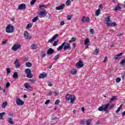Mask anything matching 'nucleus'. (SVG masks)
<instances>
[{
	"label": "nucleus",
	"mask_w": 125,
	"mask_h": 125,
	"mask_svg": "<svg viewBox=\"0 0 125 125\" xmlns=\"http://www.w3.org/2000/svg\"><path fill=\"white\" fill-rule=\"evenodd\" d=\"M76 66L78 69H81V68H83V62L82 60H79V62L76 63Z\"/></svg>",
	"instance_id": "423d86ee"
},
{
	"label": "nucleus",
	"mask_w": 125,
	"mask_h": 125,
	"mask_svg": "<svg viewBox=\"0 0 125 125\" xmlns=\"http://www.w3.org/2000/svg\"><path fill=\"white\" fill-rule=\"evenodd\" d=\"M25 74H27L26 77L28 79H32L33 78V74H32V70L30 68H27L24 71Z\"/></svg>",
	"instance_id": "7ed1b4c3"
},
{
	"label": "nucleus",
	"mask_w": 125,
	"mask_h": 125,
	"mask_svg": "<svg viewBox=\"0 0 125 125\" xmlns=\"http://www.w3.org/2000/svg\"><path fill=\"white\" fill-rule=\"evenodd\" d=\"M39 19V17L38 16L35 17L33 20L32 22L34 23L35 22H37V21Z\"/></svg>",
	"instance_id": "f704fd0d"
},
{
	"label": "nucleus",
	"mask_w": 125,
	"mask_h": 125,
	"mask_svg": "<svg viewBox=\"0 0 125 125\" xmlns=\"http://www.w3.org/2000/svg\"><path fill=\"white\" fill-rule=\"evenodd\" d=\"M72 17H73L72 15H68L66 17V18H67V20H71V19H72Z\"/></svg>",
	"instance_id": "a19ab883"
},
{
	"label": "nucleus",
	"mask_w": 125,
	"mask_h": 125,
	"mask_svg": "<svg viewBox=\"0 0 125 125\" xmlns=\"http://www.w3.org/2000/svg\"><path fill=\"white\" fill-rule=\"evenodd\" d=\"M11 72V70H10V68L9 67L7 68V74H10V72Z\"/></svg>",
	"instance_id": "09e8293b"
},
{
	"label": "nucleus",
	"mask_w": 125,
	"mask_h": 125,
	"mask_svg": "<svg viewBox=\"0 0 125 125\" xmlns=\"http://www.w3.org/2000/svg\"><path fill=\"white\" fill-rule=\"evenodd\" d=\"M13 78H14V79H17V78H18V72H15L13 74Z\"/></svg>",
	"instance_id": "b1692460"
},
{
	"label": "nucleus",
	"mask_w": 125,
	"mask_h": 125,
	"mask_svg": "<svg viewBox=\"0 0 125 125\" xmlns=\"http://www.w3.org/2000/svg\"><path fill=\"white\" fill-rule=\"evenodd\" d=\"M29 82H30V83H36V80L34 79H29Z\"/></svg>",
	"instance_id": "e433bc0d"
},
{
	"label": "nucleus",
	"mask_w": 125,
	"mask_h": 125,
	"mask_svg": "<svg viewBox=\"0 0 125 125\" xmlns=\"http://www.w3.org/2000/svg\"><path fill=\"white\" fill-rule=\"evenodd\" d=\"M61 26H64V25H65V21H61Z\"/></svg>",
	"instance_id": "864d4df0"
},
{
	"label": "nucleus",
	"mask_w": 125,
	"mask_h": 125,
	"mask_svg": "<svg viewBox=\"0 0 125 125\" xmlns=\"http://www.w3.org/2000/svg\"><path fill=\"white\" fill-rule=\"evenodd\" d=\"M84 124V121L83 120H81L80 122V124L81 125H83Z\"/></svg>",
	"instance_id": "e2e57ef3"
},
{
	"label": "nucleus",
	"mask_w": 125,
	"mask_h": 125,
	"mask_svg": "<svg viewBox=\"0 0 125 125\" xmlns=\"http://www.w3.org/2000/svg\"><path fill=\"white\" fill-rule=\"evenodd\" d=\"M51 120H52V121H53V120H54V121H56V120H58V118H57V117H54V118H52V119H51Z\"/></svg>",
	"instance_id": "bf43d9fd"
},
{
	"label": "nucleus",
	"mask_w": 125,
	"mask_h": 125,
	"mask_svg": "<svg viewBox=\"0 0 125 125\" xmlns=\"http://www.w3.org/2000/svg\"><path fill=\"white\" fill-rule=\"evenodd\" d=\"M91 119H88V120L86 121V125H91Z\"/></svg>",
	"instance_id": "c756f323"
},
{
	"label": "nucleus",
	"mask_w": 125,
	"mask_h": 125,
	"mask_svg": "<svg viewBox=\"0 0 125 125\" xmlns=\"http://www.w3.org/2000/svg\"><path fill=\"white\" fill-rule=\"evenodd\" d=\"M121 78L118 77V78H116V82L117 83H120V82H121Z\"/></svg>",
	"instance_id": "3c124183"
},
{
	"label": "nucleus",
	"mask_w": 125,
	"mask_h": 125,
	"mask_svg": "<svg viewBox=\"0 0 125 125\" xmlns=\"http://www.w3.org/2000/svg\"><path fill=\"white\" fill-rule=\"evenodd\" d=\"M48 95L49 96H51V95H52V92H49L48 94Z\"/></svg>",
	"instance_id": "338daca9"
},
{
	"label": "nucleus",
	"mask_w": 125,
	"mask_h": 125,
	"mask_svg": "<svg viewBox=\"0 0 125 125\" xmlns=\"http://www.w3.org/2000/svg\"><path fill=\"white\" fill-rule=\"evenodd\" d=\"M16 103L17 105H19V106H22L24 105V102L18 98H16Z\"/></svg>",
	"instance_id": "0eeeda50"
},
{
	"label": "nucleus",
	"mask_w": 125,
	"mask_h": 125,
	"mask_svg": "<svg viewBox=\"0 0 125 125\" xmlns=\"http://www.w3.org/2000/svg\"><path fill=\"white\" fill-rule=\"evenodd\" d=\"M58 37H59V34H55V35H54L53 36V37L51 38V39L49 40L48 41V42L50 43H52V42H54V41H55V40H56V39H57Z\"/></svg>",
	"instance_id": "1a4fd4ad"
},
{
	"label": "nucleus",
	"mask_w": 125,
	"mask_h": 125,
	"mask_svg": "<svg viewBox=\"0 0 125 125\" xmlns=\"http://www.w3.org/2000/svg\"><path fill=\"white\" fill-rule=\"evenodd\" d=\"M76 39L75 38H71V41H73V42H76Z\"/></svg>",
	"instance_id": "680f3d73"
},
{
	"label": "nucleus",
	"mask_w": 125,
	"mask_h": 125,
	"mask_svg": "<svg viewBox=\"0 0 125 125\" xmlns=\"http://www.w3.org/2000/svg\"><path fill=\"white\" fill-rule=\"evenodd\" d=\"M50 102V100H47L45 101V105H47V104H48V103H49Z\"/></svg>",
	"instance_id": "5fc2aeb1"
},
{
	"label": "nucleus",
	"mask_w": 125,
	"mask_h": 125,
	"mask_svg": "<svg viewBox=\"0 0 125 125\" xmlns=\"http://www.w3.org/2000/svg\"><path fill=\"white\" fill-rule=\"evenodd\" d=\"M7 102H4L2 105V108H5L7 106Z\"/></svg>",
	"instance_id": "bb28decb"
},
{
	"label": "nucleus",
	"mask_w": 125,
	"mask_h": 125,
	"mask_svg": "<svg viewBox=\"0 0 125 125\" xmlns=\"http://www.w3.org/2000/svg\"><path fill=\"white\" fill-rule=\"evenodd\" d=\"M59 42V40H57L54 42V43L53 44V46H56L57 45V44Z\"/></svg>",
	"instance_id": "4c0bfd02"
},
{
	"label": "nucleus",
	"mask_w": 125,
	"mask_h": 125,
	"mask_svg": "<svg viewBox=\"0 0 125 125\" xmlns=\"http://www.w3.org/2000/svg\"><path fill=\"white\" fill-rule=\"evenodd\" d=\"M65 8V5L64 4H62L59 6L56 7V10H62Z\"/></svg>",
	"instance_id": "ddd939ff"
},
{
	"label": "nucleus",
	"mask_w": 125,
	"mask_h": 125,
	"mask_svg": "<svg viewBox=\"0 0 125 125\" xmlns=\"http://www.w3.org/2000/svg\"><path fill=\"white\" fill-rule=\"evenodd\" d=\"M53 92V93H54L55 94V96H57V95H58V94H59V93L56 92V91Z\"/></svg>",
	"instance_id": "052dcab7"
},
{
	"label": "nucleus",
	"mask_w": 125,
	"mask_h": 125,
	"mask_svg": "<svg viewBox=\"0 0 125 125\" xmlns=\"http://www.w3.org/2000/svg\"><path fill=\"white\" fill-rule=\"evenodd\" d=\"M60 102V100L59 99L57 100L55 103V105H58Z\"/></svg>",
	"instance_id": "8fccbe9b"
},
{
	"label": "nucleus",
	"mask_w": 125,
	"mask_h": 125,
	"mask_svg": "<svg viewBox=\"0 0 125 125\" xmlns=\"http://www.w3.org/2000/svg\"><path fill=\"white\" fill-rule=\"evenodd\" d=\"M48 86H52V85H53V83H52L48 82Z\"/></svg>",
	"instance_id": "4d7b16f0"
},
{
	"label": "nucleus",
	"mask_w": 125,
	"mask_h": 125,
	"mask_svg": "<svg viewBox=\"0 0 125 125\" xmlns=\"http://www.w3.org/2000/svg\"><path fill=\"white\" fill-rule=\"evenodd\" d=\"M88 42H89V39L88 38H86L84 42V44L86 45V44H88Z\"/></svg>",
	"instance_id": "a878e982"
},
{
	"label": "nucleus",
	"mask_w": 125,
	"mask_h": 125,
	"mask_svg": "<svg viewBox=\"0 0 125 125\" xmlns=\"http://www.w3.org/2000/svg\"><path fill=\"white\" fill-rule=\"evenodd\" d=\"M14 26L12 24H10L6 27L5 31L8 34H11L14 32Z\"/></svg>",
	"instance_id": "f03ea898"
},
{
	"label": "nucleus",
	"mask_w": 125,
	"mask_h": 125,
	"mask_svg": "<svg viewBox=\"0 0 125 125\" xmlns=\"http://www.w3.org/2000/svg\"><path fill=\"white\" fill-rule=\"evenodd\" d=\"M110 26H111V27H115V26H117V23L116 22H113L110 23Z\"/></svg>",
	"instance_id": "79ce46f5"
},
{
	"label": "nucleus",
	"mask_w": 125,
	"mask_h": 125,
	"mask_svg": "<svg viewBox=\"0 0 125 125\" xmlns=\"http://www.w3.org/2000/svg\"><path fill=\"white\" fill-rule=\"evenodd\" d=\"M5 115V112L0 113V120H2L3 119V116Z\"/></svg>",
	"instance_id": "c85d7f7f"
},
{
	"label": "nucleus",
	"mask_w": 125,
	"mask_h": 125,
	"mask_svg": "<svg viewBox=\"0 0 125 125\" xmlns=\"http://www.w3.org/2000/svg\"><path fill=\"white\" fill-rule=\"evenodd\" d=\"M24 38L25 40H32V36H29V32L27 31H25L23 33Z\"/></svg>",
	"instance_id": "6e6552de"
},
{
	"label": "nucleus",
	"mask_w": 125,
	"mask_h": 125,
	"mask_svg": "<svg viewBox=\"0 0 125 125\" xmlns=\"http://www.w3.org/2000/svg\"><path fill=\"white\" fill-rule=\"evenodd\" d=\"M95 55H97L99 53V49H96L94 51Z\"/></svg>",
	"instance_id": "c9c22d12"
},
{
	"label": "nucleus",
	"mask_w": 125,
	"mask_h": 125,
	"mask_svg": "<svg viewBox=\"0 0 125 125\" xmlns=\"http://www.w3.org/2000/svg\"><path fill=\"white\" fill-rule=\"evenodd\" d=\"M54 51H55L54 49H53L51 48H50L47 51L46 54H48V55H50L52 54L53 53H54Z\"/></svg>",
	"instance_id": "2eb2a0df"
},
{
	"label": "nucleus",
	"mask_w": 125,
	"mask_h": 125,
	"mask_svg": "<svg viewBox=\"0 0 125 125\" xmlns=\"http://www.w3.org/2000/svg\"><path fill=\"white\" fill-rule=\"evenodd\" d=\"M44 6H45L44 4L40 5H39V8H42V7H44Z\"/></svg>",
	"instance_id": "69168bd1"
},
{
	"label": "nucleus",
	"mask_w": 125,
	"mask_h": 125,
	"mask_svg": "<svg viewBox=\"0 0 125 125\" xmlns=\"http://www.w3.org/2000/svg\"><path fill=\"white\" fill-rule=\"evenodd\" d=\"M121 109L119 107L118 108V109L116 111V113L118 114L121 111Z\"/></svg>",
	"instance_id": "13d9d810"
},
{
	"label": "nucleus",
	"mask_w": 125,
	"mask_h": 125,
	"mask_svg": "<svg viewBox=\"0 0 125 125\" xmlns=\"http://www.w3.org/2000/svg\"><path fill=\"white\" fill-rule=\"evenodd\" d=\"M32 27H33V24H32V23H28L27 24V26H26V29H31Z\"/></svg>",
	"instance_id": "7c9ffc66"
},
{
	"label": "nucleus",
	"mask_w": 125,
	"mask_h": 125,
	"mask_svg": "<svg viewBox=\"0 0 125 125\" xmlns=\"http://www.w3.org/2000/svg\"><path fill=\"white\" fill-rule=\"evenodd\" d=\"M63 50L64 51H66V50L68 49L71 50V45H70V44L67 43L66 45L63 46Z\"/></svg>",
	"instance_id": "dca6fc26"
},
{
	"label": "nucleus",
	"mask_w": 125,
	"mask_h": 125,
	"mask_svg": "<svg viewBox=\"0 0 125 125\" xmlns=\"http://www.w3.org/2000/svg\"><path fill=\"white\" fill-rule=\"evenodd\" d=\"M121 3L117 4V5L115 6L114 10L115 11H121L122 9V7H121Z\"/></svg>",
	"instance_id": "9b49d317"
},
{
	"label": "nucleus",
	"mask_w": 125,
	"mask_h": 125,
	"mask_svg": "<svg viewBox=\"0 0 125 125\" xmlns=\"http://www.w3.org/2000/svg\"><path fill=\"white\" fill-rule=\"evenodd\" d=\"M36 1H37V0H33L32 1H31L30 2L31 5H33L35 4V3L36 2Z\"/></svg>",
	"instance_id": "de8ad7c7"
},
{
	"label": "nucleus",
	"mask_w": 125,
	"mask_h": 125,
	"mask_svg": "<svg viewBox=\"0 0 125 125\" xmlns=\"http://www.w3.org/2000/svg\"><path fill=\"white\" fill-rule=\"evenodd\" d=\"M60 56V55L57 54L56 55L54 58H53L54 60H57L59 58V57Z\"/></svg>",
	"instance_id": "58836bf2"
},
{
	"label": "nucleus",
	"mask_w": 125,
	"mask_h": 125,
	"mask_svg": "<svg viewBox=\"0 0 125 125\" xmlns=\"http://www.w3.org/2000/svg\"><path fill=\"white\" fill-rule=\"evenodd\" d=\"M89 17H85V16H83L81 20L82 23H88L89 22Z\"/></svg>",
	"instance_id": "9d476101"
},
{
	"label": "nucleus",
	"mask_w": 125,
	"mask_h": 125,
	"mask_svg": "<svg viewBox=\"0 0 125 125\" xmlns=\"http://www.w3.org/2000/svg\"><path fill=\"white\" fill-rule=\"evenodd\" d=\"M65 4L67 6L70 5L71 4V0H66V2H65Z\"/></svg>",
	"instance_id": "72a5a7b5"
},
{
	"label": "nucleus",
	"mask_w": 125,
	"mask_h": 125,
	"mask_svg": "<svg viewBox=\"0 0 125 125\" xmlns=\"http://www.w3.org/2000/svg\"><path fill=\"white\" fill-rule=\"evenodd\" d=\"M123 56V53H120L119 54L115 55L114 57V59L115 60H118L120 59V58H121Z\"/></svg>",
	"instance_id": "f8f14e48"
},
{
	"label": "nucleus",
	"mask_w": 125,
	"mask_h": 125,
	"mask_svg": "<svg viewBox=\"0 0 125 125\" xmlns=\"http://www.w3.org/2000/svg\"><path fill=\"white\" fill-rule=\"evenodd\" d=\"M72 96H72L71 94H67L66 96V100H67V101H69V100H71V99H72Z\"/></svg>",
	"instance_id": "aec40b11"
},
{
	"label": "nucleus",
	"mask_w": 125,
	"mask_h": 125,
	"mask_svg": "<svg viewBox=\"0 0 125 125\" xmlns=\"http://www.w3.org/2000/svg\"><path fill=\"white\" fill-rule=\"evenodd\" d=\"M66 44V42H63L61 45H60L58 48L57 50L58 51H60L61 50H62L63 47H64V46Z\"/></svg>",
	"instance_id": "f3484780"
},
{
	"label": "nucleus",
	"mask_w": 125,
	"mask_h": 125,
	"mask_svg": "<svg viewBox=\"0 0 125 125\" xmlns=\"http://www.w3.org/2000/svg\"><path fill=\"white\" fill-rule=\"evenodd\" d=\"M21 48V45L19 44H15L12 47V50L13 51H17L18 49H20Z\"/></svg>",
	"instance_id": "39448f33"
},
{
	"label": "nucleus",
	"mask_w": 125,
	"mask_h": 125,
	"mask_svg": "<svg viewBox=\"0 0 125 125\" xmlns=\"http://www.w3.org/2000/svg\"><path fill=\"white\" fill-rule=\"evenodd\" d=\"M70 100L71 103L74 104V102L76 101V97L75 96H72V97H71Z\"/></svg>",
	"instance_id": "4be33fe9"
},
{
	"label": "nucleus",
	"mask_w": 125,
	"mask_h": 125,
	"mask_svg": "<svg viewBox=\"0 0 125 125\" xmlns=\"http://www.w3.org/2000/svg\"><path fill=\"white\" fill-rule=\"evenodd\" d=\"M122 115L123 116V117H125V111L123 112Z\"/></svg>",
	"instance_id": "774afa93"
},
{
	"label": "nucleus",
	"mask_w": 125,
	"mask_h": 125,
	"mask_svg": "<svg viewBox=\"0 0 125 125\" xmlns=\"http://www.w3.org/2000/svg\"><path fill=\"white\" fill-rule=\"evenodd\" d=\"M107 60H108V58L107 57V56H106L104 57V60L103 62L105 63V62H107Z\"/></svg>",
	"instance_id": "6e6d98bb"
},
{
	"label": "nucleus",
	"mask_w": 125,
	"mask_h": 125,
	"mask_svg": "<svg viewBox=\"0 0 125 125\" xmlns=\"http://www.w3.org/2000/svg\"><path fill=\"white\" fill-rule=\"evenodd\" d=\"M25 66L28 67H32V63L28 62L25 64Z\"/></svg>",
	"instance_id": "2f4dec72"
},
{
	"label": "nucleus",
	"mask_w": 125,
	"mask_h": 125,
	"mask_svg": "<svg viewBox=\"0 0 125 125\" xmlns=\"http://www.w3.org/2000/svg\"><path fill=\"white\" fill-rule=\"evenodd\" d=\"M8 122L10 124V125H14V122H13V120L12 119V118H9Z\"/></svg>",
	"instance_id": "cd10ccee"
},
{
	"label": "nucleus",
	"mask_w": 125,
	"mask_h": 125,
	"mask_svg": "<svg viewBox=\"0 0 125 125\" xmlns=\"http://www.w3.org/2000/svg\"><path fill=\"white\" fill-rule=\"evenodd\" d=\"M10 86V83L9 82H7L6 83V87H9Z\"/></svg>",
	"instance_id": "603ef678"
},
{
	"label": "nucleus",
	"mask_w": 125,
	"mask_h": 125,
	"mask_svg": "<svg viewBox=\"0 0 125 125\" xmlns=\"http://www.w3.org/2000/svg\"><path fill=\"white\" fill-rule=\"evenodd\" d=\"M47 77V74H43L41 73L40 75L39 76V79H44V78H46Z\"/></svg>",
	"instance_id": "412c9836"
},
{
	"label": "nucleus",
	"mask_w": 125,
	"mask_h": 125,
	"mask_svg": "<svg viewBox=\"0 0 125 125\" xmlns=\"http://www.w3.org/2000/svg\"><path fill=\"white\" fill-rule=\"evenodd\" d=\"M18 59H16L15 62L14 63V64L15 65L16 69H18L20 67V64H19V63H18Z\"/></svg>",
	"instance_id": "a211bd4d"
},
{
	"label": "nucleus",
	"mask_w": 125,
	"mask_h": 125,
	"mask_svg": "<svg viewBox=\"0 0 125 125\" xmlns=\"http://www.w3.org/2000/svg\"><path fill=\"white\" fill-rule=\"evenodd\" d=\"M105 19H106V24L107 25L108 27H110V26H111V23L110 22H111V21L110 20V16H109L108 17H106L105 18Z\"/></svg>",
	"instance_id": "6ab92c4d"
},
{
	"label": "nucleus",
	"mask_w": 125,
	"mask_h": 125,
	"mask_svg": "<svg viewBox=\"0 0 125 125\" xmlns=\"http://www.w3.org/2000/svg\"><path fill=\"white\" fill-rule=\"evenodd\" d=\"M71 73L72 74V75H76V74H77V70H72L71 71Z\"/></svg>",
	"instance_id": "49530a36"
},
{
	"label": "nucleus",
	"mask_w": 125,
	"mask_h": 125,
	"mask_svg": "<svg viewBox=\"0 0 125 125\" xmlns=\"http://www.w3.org/2000/svg\"><path fill=\"white\" fill-rule=\"evenodd\" d=\"M90 34H91V35H94V33H95V32L94 31V29H90Z\"/></svg>",
	"instance_id": "37998d69"
},
{
	"label": "nucleus",
	"mask_w": 125,
	"mask_h": 125,
	"mask_svg": "<svg viewBox=\"0 0 125 125\" xmlns=\"http://www.w3.org/2000/svg\"><path fill=\"white\" fill-rule=\"evenodd\" d=\"M45 53L44 52H42V54H41V57L42 58H44V57H45Z\"/></svg>",
	"instance_id": "a18cd8bd"
},
{
	"label": "nucleus",
	"mask_w": 125,
	"mask_h": 125,
	"mask_svg": "<svg viewBox=\"0 0 125 125\" xmlns=\"http://www.w3.org/2000/svg\"><path fill=\"white\" fill-rule=\"evenodd\" d=\"M117 98V97L116 96H113L112 98H111L110 100V102H113V100H115Z\"/></svg>",
	"instance_id": "c03bdc74"
},
{
	"label": "nucleus",
	"mask_w": 125,
	"mask_h": 125,
	"mask_svg": "<svg viewBox=\"0 0 125 125\" xmlns=\"http://www.w3.org/2000/svg\"><path fill=\"white\" fill-rule=\"evenodd\" d=\"M46 14H47V13L46 12V10L44 9L43 11H41L39 12V17L40 18H43V17H45V16H46Z\"/></svg>",
	"instance_id": "20e7f679"
},
{
	"label": "nucleus",
	"mask_w": 125,
	"mask_h": 125,
	"mask_svg": "<svg viewBox=\"0 0 125 125\" xmlns=\"http://www.w3.org/2000/svg\"><path fill=\"white\" fill-rule=\"evenodd\" d=\"M96 15L97 16H99V15L100 14V9H98L96 11Z\"/></svg>",
	"instance_id": "473e14b6"
},
{
	"label": "nucleus",
	"mask_w": 125,
	"mask_h": 125,
	"mask_svg": "<svg viewBox=\"0 0 125 125\" xmlns=\"http://www.w3.org/2000/svg\"><path fill=\"white\" fill-rule=\"evenodd\" d=\"M31 47L32 49H37V45L35 44H33L31 45Z\"/></svg>",
	"instance_id": "ea45409f"
},
{
	"label": "nucleus",
	"mask_w": 125,
	"mask_h": 125,
	"mask_svg": "<svg viewBox=\"0 0 125 125\" xmlns=\"http://www.w3.org/2000/svg\"><path fill=\"white\" fill-rule=\"evenodd\" d=\"M115 107V104H112L110 106V103H107L105 104H103L98 108V110L100 111V112L104 111L105 112V114H107V113H109V111H108V110H111V109H113Z\"/></svg>",
	"instance_id": "f257e3e1"
},
{
	"label": "nucleus",
	"mask_w": 125,
	"mask_h": 125,
	"mask_svg": "<svg viewBox=\"0 0 125 125\" xmlns=\"http://www.w3.org/2000/svg\"><path fill=\"white\" fill-rule=\"evenodd\" d=\"M99 9H101V8H103V6H102V4L99 5Z\"/></svg>",
	"instance_id": "0e129e2a"
},
{
	"label": "nucleus",
	"mask_w": 125,
	"mask_h": 125,
	"mask_svg": "<svg viewBox=\"0 0 125 125\" xmlns=\"http://www.w3.org/2000/svg\"><path fill=\"white\" fill-rule=\"evenodd\" d=\"M24 87L27 89H29V88H31V85L29 83H24Z\"/></svg>",
	"instance_id": "5701e85b"
},
{
	"label": "nucleus",
	"mask_w": 125,
	"mask_h": 125,
	"mask_svg": "<svg viewBox=\"0 0 125 125\" xmlns=\"http://www.w3.org/2000/svg\"><path fill=\"white\" fill-rule=\"evenodd\" d=\"M120 65H121L122 66H125V58L123 59L121 62H120Z\"/></svg>",
	"instance_id": "393cba45"
},
{
	"label": "nucleus",
	"mask_w": 125,
	"mask_h": 125,
	"mask_svg": "<svg viewBox=\"0 0 125 125\" xmlns=\"http://www.w3.org/2000/svg\"><path fill=\"white\" fill-rule=\"evenodd\" d=\"M18 9L23 10V9H26V5L24 3H22L19 6Z\"/></svg>",
	"instance_id": "4468645a"
}]
</instances>
